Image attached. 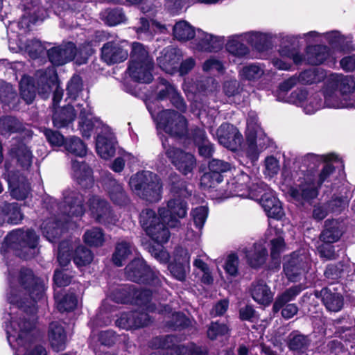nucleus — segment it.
Listing matches in <instances>:
<instances>
[{"mask_svg": "<svg viewBox=\"0 0 355 355\" xmlns=\"http://www.w3.org/2000/svg\"><path fill=\"white\" fill-rule=\"evenodd\" d=\"M7 300L10 304L3 320L7 339L16 355H47L42 346L32 343L31 331L35 320V304L44 297L45 280L21 269L15 276L9 270Z\"/></svg>", "mask_w": 355, "mask_h": 355, "instance_id": "f257e3e1", "label": "nucleus"}, {"mask_svg": "<svg viewBox=\"0 0 355 355\" xmlns=\"http://www.w3.org/2000/svg\"><path fill=\"white\" fill-rule=\"evenodd\" d=\"M78 114L79 129L85 137H89L94 127L100 128L96 142L98 155L104 159H108L115 154L116 139L110 127L102 124L92 116V108L88 101L81 100L80 102H73V105L55 111L53 116L55 127L62 128L73 122Z\"/></svg>", "mask_w": 355, "mask_h": 355, "instance_id": "f03ea898", "label": "nucleus"}, {"mask_svg": "<svg viewBox=\"0 0 355 355\" xmlns=\"http://www.w3.org/2000/svg\"><path fill=\"white\" fill-rule=\"evenodd\" d=\"M187 202L181 199L171 200L167 208L160 207L158 216L150 209H144L140 214V223L147 234L157 243H166L170 233L165 223L170 228L180 226V218H184L187 213Z\"/></svg>", "mask_w": 355, "mask_h": 355, "instance_id": "7ed1b4c3", "label": "nucleus"}, {"mask_svg": "<svg viewBox=\"0 0 355 355\" xmlns=\"http://www.w3.org/2000/svg\"><path fill=\"white\" fill-rule=\"evenodd\" d=\"M321 173L319 175L318 184L313 181L311 175H306L304 171H297L296 167L292 171L284 169L282 176L284 180L289 183L293 182L294 187H291L289 195L292 200L297 203L303 204L318 196V186L321 184L333 173L334 167L325 162Z\"/></svg>", "mask_w": 355, "mask_h": 355, "instance_id": "20e7f679", "label": "nucleus"}, {"mask_svg": "<svg viewBox=\"0 0 355 355\" xmlns=\"http://www.w3.org/2000/svg\"><path fill=\"white\" fill-rule=\"evenodd\" d=\"M324 104L330 108H355V81L353 77L331 73L323 90Z\"/></svg>", "mask_w": 355, "mask_h": 355, "instance_id": "39448f33", "label": "nucleus"}, {"mask_svg": "<svg viewBox=\"0 0 355 355\" xmlns=\"http://www.w3.org/2000/svg\"><path fill=\"white\" fill-rule=\"evenodd\" d=\"M31 19L28 16H23L19 22H12L10 24L8 31L17 33V39H15V35L10 36L9 48L13 52L21 51L27 53L32 59H35L40 56L44 52V46L37 40H28L25 42L21 37L24 33L29 31Z\"/></svg>", "mask_w": 355, "mask_h": 355, "instance_id": "423d86ee", "label": "nucleus"}, {"mask_svg": "<svg viewBox=\"0 0 355 355\" xmlns=\"http://www.w3.org/2000/svg\"><path fill=\"white\" fill-rule=\"evenodd\" d=\"M38 239L33 230H13L5 238L1 252L13 250L17 256L30 259L35 254Z\"/></svg>", "mask_w": 355, "mask_h": 355, "instance_id": "0eeeda50", "label": "nucleus"}, {"mask_svg": "<svg viewBox=\"0 0 355 355\" xmlns=\"http://www.w3.org/2000/svg\"><path fill=\"white\" fill-rule=\"evenodd\" d=\"M153 59L143 44L135 42L132 46L128 73L135 81L149 83L153 80Z\"/></svg>", "mask_w": 355, "mask_h": 355, "instance_id": "6e6552de", "label": "nucleus"}, {"mask_svg": "<svg viewBox=\"0 0 355 355\" xmlns=\"http://www.w3.org/2000/svg\"><path fill=\"white\" fill-rule=\"evenodd\" d=\"M129 184L137 195L150 202H157L162 198V185L160 179L150 171H141L133 175Z\"/></svg>", "mask_w": 355, "mask_h": 355, "instance_id": "1a4fd4ad", "label": "nucleus"}, {"mask_svg": "<svg viewBox=\"0 0 355 355\" xmlns=\"http://www.w3.org/2000/svg\"><path fill=\"white\" fill-rule=\"evenodd\" d=\"M157 128L164 130L171 136L182 137L187 132V120L182 115L171 110L159 112L157 116L151 112Z\"/></svg>", "mask_w": 355, "mask_h": 355, "instance_id": "9d476101", "label": "nucleus"}, {"mask_svg": "<svg viewBox=\"0 0 355 355\" xmlns=\"http://www.w3.org/2000/svg\"><path fill=\"white\" fill-rule=\"evenodd\" d=\"M245 135L246 155L253 162L258 159L259 153L265 148L264 141H261L262 130L254 112H250L248 114Z\"/></svg>", "mask_w": 355, "mask_h": 355, "instance_id": "9b49d317", "label": "nucleus"}, {"mask_svg": "<svg viewBox=\"0 0 355 355\" xmlns=\"http://www.w3.org/2000/svg\"><path fill=\"white\" fill-rule=\"evenodd\" d=\"M250 181V177L245 173L236 175L227 183L228 191L222 194L221 197L227 198L236 196L257 200L259 196L257 184H260L261 182L257 181L251 185Z\"/></svg>", "mask_w": 355, "mask_h": 355, "instance_id": "f8f14e48", "label": "nucleus"}, {"mask_svg": "<svg viewBox=\"0 0 355 355\" xmlns=\"http://www.w3.org/2000/svg\"><path fill=\"white\" fill-rule=\"evenodd\" d=\"M127 277L131 281L152 284L158 286L161 284L159 272L148 268L144 259H134L125 268Z\"/></svg>", "mask_w": 355, "mask_h": 355, "instance_id": "ddd939ff", "label": "nucleus"}, {"mask_svg": "<svg viewBox=\"0 0 355 355\" xmlns=\"http://www.w3.org/2000/svg\"><path fill=\"white\" fill-rule=\"evenodd\" d=\"M35 76L37 79L38 94L42 98H46L55 87L53 102L54 106L58 105L62 99L63 92L57 85V74L55 68L49 67L45 70H39Z\"/></svg>", "mask_w": 355, "mask_h": 355, "instance_id": "4468645a", "label": "nucleus"}, {"mask_svg": "<svg viewBox=\"0 0 355 355\" xmlns=\"http://www.w3.org/2000/svg\"><path fill=\"white\" fill-rule=\"evenodd\" d=\"M257 187L259 196L257 200H259L267 216L277 220L281 219L284 212L280 201L276 198L273 191L263 182H260Z\"/></svg>", "mask_w": 355, "mask_h": 355, "instance_id": "2eb2a0df", "label": "nucleus"}, {"mask_svg": "<svg viewBox=\"0 0 355 355\" xmlns=\"http://www.w3.org/2000/svg\"><path fill=\"white\" fill-rule=\"evenodd\" d=\"M162 144L166 156L180 173L187 175L193 171L196 167V159L193 154L174 147L166 148L165 143Z\"/></svg>", "mask_w": 355, "mask_h": 355, "instance_id": "dca6fc26", "label": "nucleus"}, {"mask_svg": "<svg viewBox=\"0 0 355 355\" xmlns=\"http://www.w3.org/2000/svg\"><path fill=\"white\" fill-rule=\"evenodd\" d=\"M87 204L92 217L98 223L108 225H114L118 220L117 216L112 211L109 204L99 196H92Z\"/></svg>", "mask_w": 355, "mask_h": 355, "instance_id": "f3484780", "label": "nucleus"}, {"mask_svg": "<svg viewBox=\"0 0 355 355\" xmlns=\"http://www.w3.org/2000/svg\"><path fill=\"white\" fill-rule=\"evenodd\" d=\"M83 195L75 190H66L63 193V202L60 205V209L64 215L67 216L65 223L69 222V218L80 217L85 209L83 205Z\"/></svg>", "mask_w": 355, "mask_h": 355, "instance_id": "a211bd4d", "label": "nucleus"}, {"mask_svg": "<svg viewBox=\"0 0 355 355\" xmlns=\"http://www.w3.org/2000/svg\"><path fill=\"white\" fill-rule=\"evenodd\" d=\"M128 46L125 41L107 42L101 49L102 59L108 64L122 62L128 58Z\"/></svg>", "mask_w": 355, "mask_h": 355, "instance_id": "6ab92c4d", "label": "nucleus"}, {"mask_svg": "<svg viewBox=\"0 0 355 355\" xmlns=\"http://www.w3.org/2000/svg\"><path fill=\"white\" fill-rule=\"evenodd\" d=\"M218 142L224 147L235 150L240 146L242 135L237 128L230 123H223L216 130Z\"/></svg>", "mask_w": 355, "mask_h": 355, "instance_id": "aec40b11", "label": "nucleus"}, {"mask_svg": "<svg viewBox=\"0 0 355 355\" xmlns=\"http://www.w3.org/2000/svg\"><path fill=\"white\" fill-rule=\"evenodd\" d=\"M8 182L10 195L17 200H23L30 193V184L26 178L19 173L9 172Z\"/></svg>", "mask_w": 355, "mask_h": 355, "instance_id": "412c9836", "label": "nucleus"}, {"mask_svg": "<svg viewBox=\"0 0 355 355\" xmlns=\"http://www.w3.org/2000/svg\"><path fill=\"white\" fill-rule=\"evenodd\" d=\"M150 320L147 313L133 311L122 313L116 320V324L119 328L129 330L144 327L150 322Z\"/></svg>", "mask_w": 355, "mask_h": 355, "instance_id": "4be33fe9", "label": "nucleus"}, {"mask_svg": "<svg viewBox=\"0 0 355 355\" xmlns=\"http://www.w3.org/2000/svg\"><path fill=\"white\" fill-rule=\"evenodd\" d=\"M76 55V49L72 42L51 48L48 51L49 60L54 65H62L72 60Z\"/></svg>", "mask_w": 355, "mask_h": 355, "instance_id": "5701e85b", "label": "nucleus"}, {"mask_svg": "<svg viewBox=\"0 0 355 355\" xmlns=\"http://www.w3.org/2000/svg\"><path fill=\"white\" fill-rule=\"evenodd\" d=\"M223 44V38L197 30L195 36L194 48L199 51H216Z\"/></svg>", "mask_w": 355, "mask_h": 355, "instance_id": "b1692460", "label": "nucleus"}, {"mask_svg": "<svg viewBox=\"0 0 355 355\" xmlns=\"http://www.w3.org/2000/svg\"><path fill=\"white\" fill-rule=\"evenodd\" d=\"M182 58L180 49L174 47H167L162 52L157 58L159 67L168 73L173 74L178 71V64Z\"/></svg>", "mask_w": 355, "mask_h": 355, "instance_id": "393cba45", "label": "nucleus"}, {"mask_svg": "<svg viewBox=\"0 0 355 355\" xmlns=\"http://www.w3.org/2000/svg\"><path fill=\"white\" fill-rule=\"evenodd\" d=\"M279 53L282 59L274 58L272 59V63L275 67L280 70H288L291 67V64L283 59H291L297 64L306 61V58L297 50L288 46L281 47Z\"/></svg>", "mask_w": 355, "mask_h": 355, "instance_id": "a878e982", "label": "nucleus"}, {"mask_svg": "<svg viewBox=\"0 0 355 355\" xmlns=\"http://www.w3.org/2000/svg\"><path fill=\"white\" fill-rule=\"evenodd\" d=\"M245 256L248 263L253 268H258L265 263L268 257V250L263 243H255L245 248L241 251Z\"/></svg>", "mask_w": 355, "mask_h": 355, "instance_id": "bb28decb", "label": "nucleus"}, {"mask_svg": "<svg viewBox=\"0 0 355 355\" xmlns=\"http://www.w3.org/2000/svg\"><path fill=\"white\" fill-rule=\"evenodd\" d=\"M23 219V214L16 202H0V226L5 223L18 224Z\"/></svg>", "mask_w": 355, "mask_h": 355, "instance_id": "cd10ccee", "label": "nucleus"}, {"mask_svg": "<svg viewBox=\"0 0 355 355\" xmlns=\"http://www.w3.org/2000/svg\"><path fill=\"white\" fill-rule=\"evenodd\" d=\"M304 259V257L298 256L295 253L286 258L284 264V271L289 280L297 281L298 277L305 271L306 263Z\"/></svg>", "mask_w": 355, "mask_h": 355, "instance_id": "c85d7f7f", "label": "nucleus"}, {"mask_svg": "<svg viewBox=\"0 0 355 355\" xmlns=\"http://www.w3.org/2000/svg\"><path fill=\"white\" fill-rule=\"evenodd\" d=\"M158 89L157 98L159 100H164L168 98L175 107L182 112L185 110L186 106L183 99L172 85L168 83L166 80H161Z\"/></svg>", "mask_w": 355, "mask_h": 355, "instance_id": "c756f323", "label": "nucleus"}, {"mask_svg": "<svg viewBox=\"0 0 355 355\" xmlns=\"http://www.w3.org/2000/svg\"><path fill=\"white\" fill-rule=\"evenodd\" d=\"M250 294L255 302L263 306H268L274 295L270 288L263 280L254 281L252 284Z\"/></svg>", "mask_w": 355, "mask_h": 355, "instance_id": "7c9ffc66", "label": "nucleus"}, {"mask_svg": "<svg viewBox=\"0 0 355 355\" xmlns=\"http://www.w3.org/2000/svg\"><path fill=\"white\" fill-rule=\"evenodd\" d=\"M180 257H176L174 263L168 266L171 275L177 279L184 280L190 269V255L186 250H181Z\"/></svg>", "mask_w": 355, "mask_h": 355, "instance_id": "2f4dec72", "label": "nucleus"}, {"mask_svg": "<svg viewBox=\"0 0 355 355\" xmlns=\"http://www.w3.org/2000/svg\"><path fill=\"white\" fill-rule=\"evenodd\" d=\"M72 176L83 187H88L93 184L92 171L85 162L72 161Z\"/></svg>", "mask_w": 355, "mask_h": 355, "instance_id": "473e14b6", "label": "nucleus"}, {"mask_svg": "<svg viewBox=\"0 0 355 355\" xmlns=\"http://www.w3.org/2000/svg\"><path fill=\"white\" fill-rule=\"evenodd\" d=\"M9 153L22 168L26 170L31 166L33 156L31 150L24 143L19 142L13 145Z\"/></svg>", "mask_w": 355, "mask_h": 355, "instance_id": "72a5a7b5", "label": "nucleus"}, {"mask_svg": "<svg viewBox=\"0 0 355 355\" xmlns=\"http://www.w3.org/2000/svg\"><path fill=\"white\" fill-rule=\"evenodd\" d=\"M49 340L52 348L57 352L64 350L66 346L67 335L64 327L58 322L50 324Z\"/></svg>", "mask_w": 355, "mask_h": 355, "instance_id": "f704fd0d", "label": "nucleus"}, {"mask_svg": "<svg viewBox=\"0 0 355 355\" xmlns=\"http://www.w3.org/2000/svg\"><path fill=\"white\" fill-rule=\"evenodd\" d=\"M320 295L324 305L329 311L338 312L343 308V297L338 292L324 288L321 290Z\"/></svg>", "mask_w": 355, "mask_h": 355, "instance_id": "c9c22d12", "label": "nucleus"}, {"mask_svg": "<svg viewBox=\"0 0 355 355\" xmlns=\"http://www.w3.org/2000/svg\"><path fill=\"white\" fill-rule=\"evenodd\" d=\"M324 38L332 48L340 51L351 49L353 40V37L351 35L345 36L338 31H331L324 33Z\"/></svg>", "mask_w": 355, "mask_h": 355, "instance_id": "e433bc0d", "label": "nucleus"}, {"mask_svg": "<svg viewBox=\"0 0 355 355\" xmlns=\"http://www.w3.org/2000/svg\"><path fill=\"white\" fill-rule=\"evenodd\" d=\"M141 26L136 28V32L139 38H148L154 34L164 33L166 27L155 20L148 21L144 18L140 19Z\"/></svg>", "mask_w": 355, "mask_h": 355, "instance_id": "4c0bfd02", "label": "nucleus"}, {"mask_svg": "<svg viewBox=\"0 0 355 355\" xmlns=\"http://www.w3.org/2000/svg\"><path fill=\"white\" fill-rule=\"evenodd\" d=\"M41 230L47 240L53 243L63 233L64 225L58 223L55 218H51L42 223Z\"/></svg>", "mask_w": 355, "mask_h": 355, "instance_id": "58836bf2", "label": "nucleus"}, {"mask_svg": "<svg viewBox=\"0 0 355 355\" xmlns=\"http://www.w3.org/2000/svg\"><path fill=\"white\" fill-rule=\"evenodd\" d=\"M264 65L260 63H252L245 65L239 71V76L242 80L254 82L265 75Z\"/></svg>", "mask_w": 355, "mask_h": 355, "instance_id": "ea45409f", "label": "nucleus"}, {"mask_svg": "<svg viewBox=\"0 0 355 355\" xmlns=\"http://www.w3.org/2000/svg\"><path fill=\"white\" fill-rule=\"evenodd\" d=\"M173 33L176 40L186 42L195 37L197 31L189 22L180 21L174 25Z\"/></svg>", "mask_w": 355, "mask_h": 355, "instance_id": "a19ab883", "label": "nucleus"}, {"mask_svg": "<svg viewBox=\"0 0 355 355\" xmlns=\"http://www.w3.org/2000/svg\"><path fill=\"white\" fill-rule=\"evenodd\" d=\"M342 235L340 224L337 220H327L325 228L320 234V241L323 243H332L337 241Z\"/></svg>", "mask_w": 355, "mask_h": 355, "instance_id": "79ce46f5", "label": "nucleus"}, {"mask_svg": "<svg viewBox=\"0 0 355 355\" xmlns=\"http://www.w3.org/2000/svg\"><path fill=\"white\" fill-rule=\"evenodd\" d=\"M191 216L196 231L191 235H189L190 233L187 232V236L189 239H193V236L196 237L200 236L201 230L204 227L208 216V209L205 206H199L191 210Z\"/></svg>", "mask_w": 355, "mask_h": 355, "instance_id": "37998d69", "label": "nucleus"}, {"mask_svg": "<svg viewBox=\"0 0 355 355\" xmlns=\"http://www.w3.org/2000/svg\"><path fill=\"white\" fill-rule=\"evenodd\" d=\"M244 42H245V39H244L243 33L233 35L230 37L226 44L227 50L235 56H245L248 54L249 49L243 44Z\"/></svg>", "mask_w": 355, "mask_h": 355, "instance_id": "c03bdc74", "label": "nucleus"}, {"mask_svg": "<svg viewBox=\"0 0 355 355\" xmlns=\"http://www.w3.org/2000/svg\"><path fill=\"white\" fill-rule=\"evenodd\" d=\"M111 200L116 205L123 206L128 202V197L121 184L115 180H111L107 188Z\"/></svg>", "mask_w": 355, "mask_h": 355, "instance_id": "a18cd8bd", "label": "nucleus"}, {"mask_svg": "<svg viewBox=\"0 0 355 355\" xmlns=\"http://www.w3.org/2000/svg\"><path fill=\"white\" fill-rule=\"evenodd\" d=\"M308 63L317 65L322 63L328 57V48L326 46H309L306 49Z\"/></svg>", "mask_w": 355, "mask_h": 355, "instance_id": "49530a36", "label": "nucleus"}, {"mask_svg": "<svg viewBox=\"0 0 355 355\" xmlns=\"http://www.w3.org/2000/svg\"><path fill=\"white\" fill-rule=\"evenodd\" d=\"M310 340L307 336L296 331L292 332L288 337V345L291 350L303 353L309 347Z\"/></svg>", "mask_w": 355, "mask_h": 355, "instance_id": "de8ad7c7", "label": "nucleus"}, {"mask_svg": "<svg viewBox=\"0 0 355 355\" xmlns=\"http://www.w3.org/2000/svg\"><path fill=\"white\" fill-rule=\"evenodd\" d=\"M304 288L300 285L294 286L278 295L273 304V311L276 313L278 312L286 303L293 300Z\"/></svg>", "mask_w": 355, "mask_h": 355, "instance_id": "09e8293b", "label": "nucleus"}, {"mask_svg": "<svg viewBox=\"0 0 355 355\" xmlns=\"http://www.w3.org/2000/svg\"><path fill=\"white\" fill-rule=\"evenodd\" d=\"M245 42L250 44L259 51H262L269 42L270 35L261 32H248L243 33Z\"/></svg>", "mask_w": 355, "mask_h": 355, "instance_id": "8fccbe9b", "label": "nucleus"}, {"mask_svg": "<svg viewBox=\"0 0 355 355\" xmlns=\"http://www.w3.org/2000/svg\"><path fill=\"white\" fill-rule=\"evenodd\" d=\"M19 89L21 98L26 103H31L35 97V88L31 77H22L19 83Z\"/></svg>", "mask_w": 355, "mask_h": 355, "instance_id": "3c124183", "label": "nucleus"}, {"mask_svg": "<svg viewBox=\"0 0 355 355\" xmlns=\"http://www.w3.org/2000/svg\"><path fill=\"white\" fill-rule=\"evenodd\" d=\"M132 249L130 243L124 241L118 243L112 257L114 263L117 266H122L123 262L132 253Z\"/></svg>", "mask_w": 355, "mask_h": 355, "instance_id": "603ef678", "label": "nucleus"}, {"mask_svg": "<svg viewBox=\"0 0 355 355\" xmlns=\"http://www.w3.org/2000/svg\"><path fill=\"white\" fill-rule=\"evenodd\" d=\"M64 148L67 151L76 156L83 157L86 155V146L82 140L77 137L66 139Z\"/></svg>", "mask_w": 355, "mask_h": 355, "instance_id": "864d4df0", "label": "nucleus"}, {"mask_svg": "<svg viewBox=\"0 0 355 355\" xmlns=\"http://www.w3.org/2000/svg\"><path fill=\"white\" fill-rule=\"evenodd\" d=\"M21 129V123L12 116L0 118V132L1 135H8L17 132Z\"/></svg>", "mask_w": 355, "mask_h": 355, "instance_id": "5fc2aeb1", "label": "nucleus"}, {"mask_svg": "<svg viewBox=\"0 0 355 355\" xmlns=\"http://www.w3.org/2000/svg\"><path fill=\"white\" fill-rule=\"evenodd\" d=\"M83 239L87 245L98 247L102 245L104 242V235L100 228L93 227L85 232Z\"/></svg>", "mask_w": 355, "mask_h": 355, "instance_id": "6e6d98bb", "label": "nucleus"}, {"mask_svg": "<svg viewBox=\"0 0 355 355\" xmlns=\"http://www.w3.org/2000/svg\"><path fill=\"white\" fill-rule=\"evenodd\" d=\"M58 309L61 311H69L76 308L77 299L73 294L67 295L62 297L58 294L55 295Z\"/></svg>", "mask_w": 355, "mask_h": 355, "instance_id": "4d7b16f0", "label": "nucleus"}, {"mask_svg": "<svg viewBox=\"0 0 355 355\" xmlns=\"http://www.w3.org/2000/svg\"><path fill=\"white\" fill-rule=\"evenodd\" d=\"M93 260L92 252L84 246L77 248L73 261L78 267H81L89 264Z\"/></svg>", "mask_w": 355, "mask_h": 355, "instance_id": "13d9d810", "label": "nucleus"}, {"mask_svg": "<svg viewBox=\"0 0 355 355\" xmlns=\"http://www.w3.org/2000/svg\"><path fill=\"white\" fill-rule=\"evenodd\" d=\"M102 18L109 26H116L125 19L120 9L107 10L102 13Z\"/></svg>", "mask_w": 355, "mask_h": 355, "instance_id": "bf43d9fd", "label": "nucleus"}, {"mask_svg": "<svg viewBox=\"0 0 355 355\" xmlns=\"http://www.w3.org/2000/svg\"><path fill=\"white\" fill-rule=\"evenodd\" d=\"M336 159L337 156L334 154L318 155L310 153L304 157V162L308 164L310 168H313L322 162L336 161Z\"/></svg>", "mask_w": 355, "mask_h": 355, "instance_id": "052dcab7", "label": "nucleus"}, {"mask_svg": "<svg viewBox=\"0 0 355 355\" xmlns=\"http://www.w3.org/2000/svg\"><path fill=\"white\" fill-rule=\"evenodd\" d=\"M223 181V175L210 171L205 173L200 178V187L204 189L214 188Z\"/></svg>", "mask_w": 355, "mask_h": 355, "instance_id": "680f3d73", "label": "nucleus"}, {"mask_svg": "<svg viewBox=\"0 0 355 355\" xmlns=\"http://www.w3.org/2000/svg\"><path fill=\"white\" fill-rule=\"evenodd\" d=\"M135 295L137 298V303L144 306L148 311L153 312L157 309L155 304L151 302L152 292L150 291L143 290L139 293L137 292Z\"/></svg>", "mask_w": 355, "mask_h": 355, "instance_id": "e2e57ef3", "label": "nucleus"}, {"mask_svg": "<svg viewBox=\"0 0 355 355\" xmlns=\"http://www.w3.org/2000/svg\"><path fill=\"white\" fill-rule=\"evenodd\" d=\"M322 107V100L319 94H313L309 96L302 109L308 114H312Z\"/></svg>", "mask_w": 355, "mask_h": 355, "instance_id": "0e129e2a", "label": "nucleus"}, {"mask_svg": "<svg viewBox=\"0 0 355 355\" xmlns=\"http://www.w3.org/2000/svg\"><path fill=\"white\" fill-rule=\"evenodd\" d=\"M83 83L79 76H73L67 85V95L69 98L76 100L78 94L82 91Z\"/></svg>", "mask_w": 355, "mask_h": 355, "instance_id": "69168bd1", "label": "nucleus"}, {"mask_svg": "<svg viewBox=\"0 0 355 355\" xmlns=\"http://www.w3.org/2000/svg\"><path fill=\"white\" fill-rule=\"evenodd\" d=\"M301 38H304L307 44H311L313 42H320L322 39L324 38V33H320L317 31H310L307 33L298 35H290L286 37L288 42H293Z\"/></svg>", "mask_w": 355, "mask_h": 355, "instance_id": "338daca9", "label": "nucleus"}, {"mask_svg": "<svg viewBox=\"0 0 355 355\" xmlns=\"http://www.w3.org/2000/svg\"><path fill=\"white\" fill-rule=\"evenodd\" d=\"M228 331L229 329L225 324L211 322L207 329V336L210 339L214 340L219 336L225 335Z\"/></svg>", "mask_w": 355, "mask_h": 355, "instance_id": "774afa93", "label": "nucleus"}]
</instances>
